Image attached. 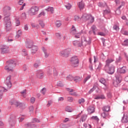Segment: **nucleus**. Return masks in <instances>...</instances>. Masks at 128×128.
Wrapping results in <instances>:
<instances>
[{"label": "nucleus", "mask_w": 128, "mask_h": 128, "mask_svg": "<svg viewBox=\"0 0 128 128\" xmlns=\"http://www.w3.org/2000/svg\"><path fill=\"white\" fill-rule=\"evenodd\" d=\"M3 14L4 16V24L6 26V32H10L12 30V22H10V7L6 6L3 9Z\"/></svg>", "instance_id": "obj_1"}, {"label": "nucleus", "mask_w": 128, "mask_h": 128, "mask_svg": "<svg viewBox=\"0 0 128 128\" xmlns=\"http://www.w3.org/2000/svg\"><path fill=\"white\" fill-rule=\"evenodd\" d=\"M16 66V62L14 60H9L6 62V65L4 67V70L8 72H12L14 68Z\"/></svg>", "instance_id": "obj_2"}, {"label": "nucleus", "mask_w": 128, "mask_h": 128, "mask_svg": "<svg viewBox=\"0 0 128 128\" xmlns=\"http://www.w3.org/2000/svg\"><path fill=\"white\" fill-rule=\"evenodd\" d=\"M92 40L88 36H82L81 38V44L82 46H86L88 44H90Z\"/></svg>", "instance_id": "obj_3"}, {"label": "nucleus", "mask_w": 128, "mask_h": 128, "mask_svg": "<svg viewBox=\"0 0 128 128\" xmlns=\"http://www.w3.org/2000/svg\"><path fill=\"white\" fill-rule=\"evenodd\" d=\"M81 20L84 22L90 20V22H94V17L92 16L91 14H84L81 17Z\"/></svg>", "instance_id": "obj_4"}, {"label": "nucleus", "mask_w": 128, "mask_h": 128, "mask_svg": "<svg viewBox=\"0 0 128 128\" xmlns=\"http://www.w3.org/2000/svg\"><path fill=\"white\" fill-rule=\"evenodd\" d=\"M40 8L37 6H32L28 10V13L30 16H36L38 14Z\"/></svg>", "instance_id": "obj_5"}, {"label": "nucleus", "mask_w": 128, "mask_h": 128, "mask_svg": "<svg viewBox=\"0 0 128 128\" xmlns=\"http://www.w3.org/2000/svg\"><path fill=\"white\" fill-rule=\"evenodd\" d=\"M116 80L113 82V84L114 86L118 88V86H120V82H122V78L120 75L116 76Z\"/></svg>", "instance_id": "obj_6"}, {"label": "nucleus", "mask_w": 128, "mask_h": 128, "mask_svg": "<svg viewBox=\"0 0 128 128\" xmlns=\"http://www.w3.org/2000/svg\"><path fill=\"white\" fill-rule=\"evenodd\" d=\"M70 62L72 66H74V68L78 66V56L72 57Z\"/></svg>", "instance_id": "obj_7"}, {"label": "nucleus", "mask_w": 128, "mask_h": 128, "mask_svg": "<svg viewBox=\"0 0 128 128\" xmlns=\"http://www.w3.org/2000/svg\"><path fill=\"white\" fill-rule=\"evenodd\" d=\"M10 104H14L16 106H18V108H26V105L24 103L18 102L17 101L10 102Z\"/></svg>", "instance_id": "obj_8"}, {"label": "nucleus", "mask_w": 128, "mask_h": 128, "mask_svg": "<svg viewBox=\"0 0 128 128\" xmlns=\"http://www.w3.org/2000/svg\"><path fill=\"white\" fill-rule=\"evenodd\" d=\"M70 52V49H66L60 52V56H64L65 58H68V54Z\"/></svg>", "instance_id": "obj_9"}, {"label": "nucleus", "mask_w": 128, "mask_h": 128, "mask_svg": "<svg viewBox=\"0 0 128 128\" xmlns=\"http://www.w3.org/2000/svg\"><path fill=\"white\" fill-rule=\"evenodd\" d=\"M10 78H12V76H8L6 80L5 84L7 86V88H12V82H10Z\"/></svg>", "instance_id": "obj_10"}, {"label": "nucleus", "mask_w": 128, "mask_h": 128, "mask_svg": "<svg viewBox=\"0 0 128 128\" xmlns=\"http://www.w3.org/2000/svg\"><path fill=\"white\" fill-rule=\"evenodd\" d=\"M10 52V48L6 46H4L1 48V54H8Z\"/></svg>", "instance_id": "obj_11"}, {"label": "nucleus", "mask_w": 128, "mask_h": 128, "mask_svg": "<svg viewBox=\"0 0 128 128\" xmlns=\"http://www.w3.org/2000/svg\"><path fill=\"white\" fill-rule=\"evenodd\" d=\"M36 76L38 78H44V72L42 70H38L36 72Z\"/></svg>", "instance_id": "obj_12"}, {"label": "nucleus", "mask_w": 128, "mask_h": 128, "mask_svg": "<svg viewBox=\"0 0 128 128\" xmlns=\"http://www.w3.org/2000/svg\"><path fill=\"white\" fill-rule=\"evenodd\" d=\"M107 72H108L109 74H112L114 72V66H109Z\"/></svg>", "instance_id": "obj_13"}, {"label": "nucleus", "mask_w": 128, "mask_h": 128, "mask_svg": "<svg viewBox=\"0 0 128 128\" xmlns=\"http://www.w3.org/2000/svg\"><path fill=\"white\" fill-rule=\"evenodd\" d=\"M72 44L74 46H78L79 48H82V46L81 42L78 40H74L73 41Z\"/></svg>", "instance_id": "obj_14"}, {"label": "nucleus", "mask_w": 128, "mask_h": 128, "mask_svg": "<svg viewBox=\"0 0 128 128\" xmlns=\"http://www.w3.org/2000/svg\"><path fill=\"white\" fill-rule=\"evenodd\" d=\"M33 44H34V42H32V40L27 41L26 42V46L28 48H32L33 46Z\"/></svg>", "instance_id": "obj_15"}, {"label": "nucleus", "mask_w": 128, "mask_h": 128, "mask_svg": "<svg viewBox=\"0 0 128 128\" xmlns=\"http://www.w3.org/2000/svg\"><path fill=\"white\" fill-rule=\"evenodd\" d=\"M88 114H94V106H90L88 108Z\"/></svg>", "instance_id": "obj_16"}, {"label": "nucleus", "mask_w": 128, "mask_h": 128, "mask_svg": "<svg viewBox=\"0 0 128 128\" xmlns=\"http://www.w3.org/2000/svg\"><path fill=\"white\" fill-rule=\"evenodd\" d=\"M92 30L89 31V34H90L94 33V34H96V26L95 25L92 26L91 28Z\"/></svg>", "instance_id": "obj_17"}, {"label": "nucleus", "mask_w": 128, "mask_h": 128, "mask_svg": "<svg viewBox=\"0 0 128 128\" xmlns=\"http://www.w3.org/2000/svg\"><path fill=\"white\" fill-rule=\"evenodd\" d=\"M31 48V53L32 54H34L38 52V46H33Z\"/></svg>", "instance_id": "obj_18"}, {"label": "nucleus", "mask_w": 128, "mask_h": 128, "mask_svg": "<svg viewBox=\"0 0 128 128\" xmlns=\"http://www.w3.org/2000/svg\"><path fill=\"white\" fill-rule=\"evenodd\" d=\"M2 92H8V90L4 87L0 86V100L2 98Z\"/></svg>", "instance_id": "obj_19"}, {"label": "nucleus", "mask_w": 128, "mask_h": 128, "mask_svg": "<svg viewBox=\"0 0 128 128\" xmlns=\"http://www.w3.org/2000/svg\"><path fill=\"white\" fill-rule=\"evenodd\" d=\"M26 128H36V124H34V123H32V122L28 123L25 124Z\"/></svg>", "instance_id": "obj_20"}, {"label": "nucleus", "mask_w": 128, "mask_h": 128, "mask_svg": "<svg viewBox=\"0 0 128 128\" xmlns=\"http://www.w3.org/2000/svg\"><path fill=\"white\" fill-rule=\"evenodd\" d=\"M78 6L79 8H80V10H84V2L81 1L78 3Z\"/></svg>", "instance_id": "obj_21"}, {"label": "nucleus", "mask_w": 128, "mask_h": 128, "mask_svg": "<svg viewBox=\"0 0 128 128\" xmlns=\"http://www.w3.org/2000/svg\"><path fill=\"white\" fill-rule=\"evenodd\" d=\"M86 118H88V114H84L81 116L80 120H82V122H84L86 120Z\"/></svg>", "instance_id": "obj_22"}, {"label": "nucleus", "mask_w": 128, "mask_h": 128, "mask_svg": "<svg viewBox=\"0 0 128 128\" xmlns=\"http://www.w3.org/2000/svg\"><path fill=\"white\" fill-rule=\"evenodd\" d=\"M98 6L100 8H108V4H106V2L102 3L100 2L99 3H98Z\"/></svg>", "instance_id": "obj_23"}, {"label": "nucleus", "mask_w": 128, "mask_h": 128, "mask_svg": "<svg viewBox=\"0 0 128 128\" xmlns=\"http://www.w3.org/2000/svg\"><path fill=\"white\" fill-rule=\"evenodd\" d=\"M122 122L124 124H126L128 122V116L124 115L122 118Z\"/></svg>", "instance_id": "obj_24"}, {"label": "nucleus", "mask_w": 128, "mask_h": 128, "mask_svg": "<svg viewBox=\"0 0 128 128\" xmlns=\"http://www.w3.org/2000/svg\"><path fill=\"white\" fill-rule=\"evenodd\" d=\"M76 33V28H74V26H72V28L70 30V34H71L75 35Z\"/></svg>", "instance_id": "obj_25"}, {"label": "nucleus", "mask_w": 128, "mask_h": 128, "mask_svg": "<svg viewBox=\"0 0 128 128\" xmlns=\"http://www.w3.org/2000/svg\"><path fill=\"white\" fill-rule=\"evenodd\" d=\"M82 34H84V30H82L80 32L78 33H76L74 36L76 38H80V36H82Z\"/></svg>", "instance_id": "obj_26"}, {"label": "nucleus", "mask_w": 128, "mask_h": 128, "mask_svg": "<svg viewBox=\"0 0 128 128\" xmlns=\"http://www.w3.org/2000/svg\"><path fill=\"white\" fill-rule=\"evenodd\" d=\"M114 62V60L112 59H108L106 60V68H108L110 66V64L112 62Z\"/></svg>", "instance_id": "obj_27"}, {"label": "nucleus", "mask_w": 128, "mask_h": 128, "mask_svg": "<svg viewBox=\"0 0 128 128\" xmlns=\"http://www.w3.org/2000/svg\"><path fill=\"white\" fill-rule=\"evenodd\" d=\"M9 124L10 126V128H12V127L14 126V120H12V118L10 117L8 120Z\"/></svg>", "instance_id": "obj_28"}, {"label": "nucleus", "mask_w": 128, "mask_h": 128, "mask_svg": "<svg viewBox=\"0 0 128 128\" xmlns=\"http://www.w3.org/2000/svg\"><path fill=\"white\" fill-rule=\"evenodd\" d=\"M110 106H104L102 108V111L103 112H110Z\"/></svg>", "instance_id": "obj_29"}, {"label": "nucleus", "mask_w": 128, "mask_h": 128, "mask_svg": "<svg viewBox=\"0 0 128 128\" xmlns=\"http://www.w3.org/2000/svg\"><path fill=\"white\" fill-rule=\"evenodd\" d=\"M73 80H74V82H80V80H82V78H80V77L76 76L74 78Z\"/></svg>", "instance_id": "obj_30"}, {"label": "nucleus", "mask_w": 128, "mask_h": 128, "mask_svg": "<svg viewBox=\"0 0 128 128\" xmlns=\"http://www.w3.org/2000/svg\"><path fill=\"white\" fill-rule=\"evenodd\" d=\"M110 13V8H108V9H106L103 11V14L104 16H106V14H108Z\"/></svg>", "instance_id": "obj_31"}, {"label": "nucleus", "mask_w": 128, "mask_h": 128, "mask_svg": "<svg viewBox=\"0 0 128 128\" xmlns=\"http://www.w3.org/2000/svg\"><path fill=\"white\" fill-rule=\"evenodd\" d=\"M20 36H22V30H20L18 31L16 38H18Z\"/></svg>", "instance_id": "obj_32"}, {"label": "nucleus", "mask_w": 128, "mask_h": 128, "mask_svg": "<svg viewBox=\"0 0 128 128\" xmlns=\"http://www.w3.org/2000/svg\"><path fill=\"white\" fill-rule=\"evenodd\" d=\"M106 99V96H104V95L101 94V95H98L96 96V100H104Z\"/></svg>", "instance_id": "obj_33"}, {"label": "nucleus", "mask_w": 128, "mask_h": 128, "mask_svg": "<svg viewBox=\"0 0 128 128\" xmlns=\"http://www.w3.org/2000/svg\"><path fill=\"white\" fill-rule=\"evenodd\" d=\"M66 112H72V108L70 106H67L65 108Z\"/></svg>", "instance_id": "obj_34"}, {"label": "nucleus", "mask_w": 128, "mask_h": 128, "mask_svg": "<svg viewBox=\"0 0 128 128\" xmlns=\"http://www.w3.org/2000/svg\"><path fill=\"white\" fill-rule=\"evenodd\" d=\"M46 10L47 12H50L51 14H54V8L52 7H48V8L46 9Z\"/></svg>", "instance_id": "obj_35"}, {"label": "nucleus", "mask_w": 128, "mask_h": 128, "mask_svg": "<svg viewBox=\"0 0 128 128\" xmlns=\"http://www.w3.org/2000/svg\"><path fill=\"white\" fill-rule=\"evenodd\" d=\"M74 76L72 75H69L66 77L67 80H69L70 82H72V80H74Z\"/></svg>", "instance_id": "obj_36"}, {"label": "nucleus", "mask_w": 128, "mask_h": 128, "mask_svg": "<svg viewBox=\"0 0 128 128\" xmlns=\"http://www.w3.org/2000/svg\"><path fill=\"white\" fill-rule=\"evenodd\" d=\"M42 50L44 54L45 58H48V54L46 52V49L44 48V47L42 48Z\"/></svg>", "instance_id": "obj_37"}, {"label": "nucleus", "mask_w": 128, "mask_h": 128, "mask_svg": "<svg viewBox=\"0 0 128 128\" xmlns=\"http://www.w3.org/2000/svg\"><path fill=\"white\" fill-rule=\"evenodd\" d=\"M22 20H26V13H22L20 16Z\"/></svg>", "instance_id": "obj_38"}, {"label": "nucleus", "mask_w": 128, "mask_h": 128, "mask_svg": "<svg viewBox=\"0 0 128 128\" xmlns=\"http://www.w3.org/2000/svg\"><path fill=\"white\" fill-rule=\"evenodd\" d=\"M48 76H50L51 74H52V68H48Z\"/></svg>", "instance_id": "obj_39"}, {"label": "nucleus", "mask_w": 128, "mask_h": 128, "mask_svg": "<svg viewBox=\"0 0 128 128\" xmlns=\"http://www.w3.org/2000/svg\"><path fill=\"white\" fill-rule=\"evenodd\" d=\"M102 116L104 118H106V116H108V112H104L102 114Z\"/></svg>", "instance_id": "obj_40"}, {"label": "nucleus", "mask_w": 128, "mask_h": 128, "mask_svg": "<svg viewBox=\"0 0 128 128\" xmlns=\"http://www.w3.org/2000/svg\"><path fill=\"white\" fill-rule=\"evenodd\" d=\"M120 74H124L126 73V67L123 66L122 67L120 70Z\"/></svg>", "instance_id": "obj_41"}, {"label": "nucleus", "mask_w": 128, "mask_h": 128, "mask_svg": "<svg viewBox=\"0 0 128 128\" xmlns=\"http://www.w3.org/2000/svg\"><path fill=\"white\" fill-rule=\"evenodd\" d=\"M64 6L66 10H70L72 8V5L70 3L65 4Z\"/></svg>", "instance_id": "obj_42"}, {"label": "nucleus", "mask_w": 128, "mask_h": 128, "mask_svg": "<svg viewBox=\"0 0 128 128\" xmlns=\"http://www.w3.org/2000/svg\"><path fill=\"white\" fill-rule=\"evenodd\" d=\"M99 82H101V84H102L104 86H106V79L104 78H101L99 80Z\"/></svg>", "instance_id": "obj_43"}, {"label": "nucleus", "mask_w": 128, "mask_h": 128, "mask_svg": "<svg viewBox=\"0 0 128 128\" xmlns=\"http://www.w3.org/2000/svg\"><path fill=\"white\" fill-rule=\"evenodd\" d=\"M90 78H92V76L90 75H88L84 80V84H86V82H88V80Z\"/></svg>", "instance_id": "obj_44"}, {"label": "nucleus", "mask_w": 128, "mask_h": 128, "mask_svg": "<svg viewBox=\"0 0 128 128\" xmlns=\"http://www.w3.org/2000/svg\"><path fill=\"white\" fill-rule=\"evenodd\" d=\"M29 112H30V114H32L34 112V106H31L29 107Z\"/></svg>", "instance_id": "obj_45"}, {"label": "nucleus", "mask_w": 128, "mask_h": 128, "mask_svg": "<svg viewBox=\"0 0 128 128\" xmlns=\"http://www.w3.org/2000/svg\"><path fill=\"white\" fill-rule=\"evenodd\" d=\"M84 102H86L84 98H82L78 100V102L80 104H84Z\"/></svg>", "instance_id": "obj_46"}, {"label": "nucleus", "mask_w": 128, "mask_h": 128, "mask_svg": "<svg viewBox=\"0 0 128 128\" xmlns=\"http://www.w3.org/2000/svg\"><path fill=\"white\" fill-rule=\"evenodd\" d=\"M74 20L76 22H79V20H82V18H80V16H75L74 17Z\"/></svg>", "instance_id": "obj_47"}, {"label": "nucleus", "mask_w": 128, "mask_h": 128, "mask_svg": "<svg viewBox=\"0 0 128 128\" xmlns=\"http://www.w3.org/2000/svg\"><path fill=\"white\" fill-rule=\"evenodd\" d=\"M39 24L42 26V28H44V23L43 20H39Z\"/></svg>", "instance_id": "obj_48"}, {"label": "nucleus", "mask_w": 128, "mask_h": 128, "mask_svg": "<svg viewBox=\"0 0 128 128\" xmlns=\"http://www.w3.org/2000/svg\"><path fill=\"white\" fill-rule=\"evenodd\" d=\"M102 66V63H100V62H98V66L97 68V70H100Z\"/></svg>", "instance_id": "obj_49"}, {"label": "nucleus", "mask_w": 128, "mask_h": 128, "mask_svg": "<svg viewBox=\"0 0 128 128\" xmlns=\"http://www.w3.org/2000/svg\"><path fill=\"white\" fill-rule=\"evenodd\" d=\"M56 24L57 28H60V26H62V22H60V21H56Z\"/></svg>", "instance_id": "obj_50"}, {"label": "nucleus", "mask_w": 128, "mask_h": 128, "mask_svg": "<svg viewBox=\"0 0 128 128\" xmlns=\"http://www.w3.org/2000/svg\"><path fill=\"white\" fill-rule=\"evenodd\" d=\"M67 100L68 102H74V98H72V97H68L67 98Z\"/></svg>", "instance_id": "obj_51"}, {"label": "nucleus", "mask_w": 128, "mask_h": 128, "mask_svg": "<svg viewBox=\"0 0 128 128\" xmlns=\"http://www.w3.org/2000/svg\"><path fill=\"white\" fill-rule=\"evenodd\" d=\"M32 123H34V122H40V120H38V119L36 118H34L32 119Z\"/></svg>", "instance_id": "obj_52"}, {"label": "nucleus", "mask_w": 128, "mask_h": 128, "mask_svg": "<svg viewBox=\"0 0 128 128\" xmlns=\"http://www.w3.org/2000/svg\"><path fill=\"white\" fill-rule=\"evenodd\" d=\"M113 30H120V28L118 25L115 24L113 26Z\"/></svg>", "instance_id": "obj_53"}, {"label": "nucleus", "mask_w": 128, "mask_h": 128, "mask_svg": "<svg viewBox=\"0 0 128 128\" xmlns=\"http://www.w3.org/2000/svg\"><path fill=\"white\" fill-rule=\"evenodd\" d=\"M40 66V62H38L36 63H35L34 65V68H38V66Z\"/></svg>", "instance_id": "obj_54"}, {"label": "nucleus", "mask_w": 128, "mask_h": 128, "mask_svg": "<svg viewBox=\"0 0 128 128\" xmlns=\"http://www.w3.org/2000/svg\"><path fill=\"white\" fill-rule=\"evenodd\" d=\"M16 24V26H18L20 24V20L18 19H16L15 20Z\"/></svg>", "instance_id": "obj_55"}, {"label": "nucleus", "mask_w": 128, "mask_h": 128, "mask_svg": "<svg viewBox=\"0 0 128 128\" xmlns=\"http://www.w3.org/2000/svg\"><path fill=\"white\" fill-rule=\"evenodd\" d=\"M40 92L42 94H46V88H42Z\"/></svg>", "instance_id": "obj_56"}, {"label": "nucleus", "mask_w": 128, "mask_h": 128, "mask_svg": "<svg viewBox=\"0 0 128 128\" xmlns=\"http://www.w3.org/2000/svg\"><path fill=\"white\" fill-rule=\"evenodd\" d=\"M30 102L31 104H34V102H36V98L34 97H32L30 99Z\"/></svg>", "instance_id": "obj_57"}, {"label": "nucleus", "mask_w": 128, "mask_h": 128, "mask_svg": "<svg viewBox=\"0 0 128 128\" xmlns=\"http://www.w3.org/2000/svg\"><path fill=\"white\" fill-rule=\"evenodd\" d=\"M56 36L59 38V40H61L62 39V35L60 34V33H56Z\"/></svg>", "instance_id": "obj_58"}, {"label": "nucleus", "mask_w": 128, "mask_h": 128, "mask_svg": "<svg viewBox=\"0 0 128 128\" xmlns=\"http://www.w3.org/2000/svg\"><path fill=\"white\" fill-rule=\"evenodd\" d=\"M96 88V86H94L93 88L88 92L89 94H92Z\"/></svg>", "instance_id": "obj_59"}, {"label": "nucleus", "mask_w": 128, "mask_h": 128, "mask_svg": "<svg viewBox=\"0 0 128 128\" xmlns=\"http://www.w3.org/2000/svg\"><path fill=\"white\" fill-rule=\"evenodd\" d=\"M123 46H128V39L124 41Z\"/></svg>", "instance_id": "obj_60"}, {"label": "nucleus", "mask_w": 128, "mask_h": 128, "mask_svg": "<svg viewBox=\"0 0 128 128\" xmlns=\"http://www.w3.org/2000/svg\"><path fill=\"white\" fill-rule=\"evenodd\" d=\"M22 54L23 56H28V52L25 49H24L22 51Z\"/></svg>", "instance_id": "obj_61"}, {"label": "nucleus", "mask_w": 128, "mask_h": 128, "mask_svg": "<svg viewBox=\"0 0 128 128\" xmlns=\"http://www.w3.org/2000/svg\"><path fill=\"white\" fill-rule=\"evenodd\" d=\"M57 86H64V84H62V82L60 81L57 82Z\"/></svg>", "instance_id": "obj_62"}, {"label": "nucleus", "mask_w": 128, "mask_h": 128, "mask_svg": "<svg viewBox=\"0 0 128 128\" xmlns=\"http://www.w3.org/2000/svg\"><path fill=\"white\" fill-rule=\"evenodd\" d=\"M24 30H28V24H26L24 26Z\"/></svg>", "instance_id": "obj_63"}, {"label": "nucleus", "mask_w": 128, "mask_h": 128, "mask_svg": "<svg viewBox=\"0 0 128 128\" xmlns=\"http://www.w3.org/2000/svg\"><path fill=\"white\" fill-rule=\"evenodd\" d=\"M122 60V57L119 56L118 58H116V62H120Z\"/></svg>", "instance_id": "obj_64"}]
</instances>
